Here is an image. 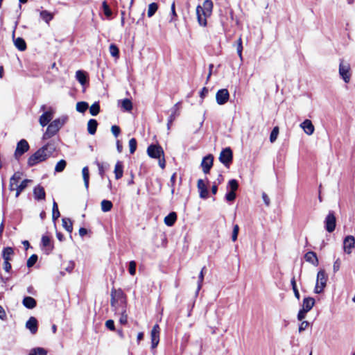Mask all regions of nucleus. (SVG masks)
<instances>
[{"label": "nucleus", "instance_id": "obj_1", "mask_svg": "<svg viewBox=\"0 0 355 355\" xmlns=\"http://www.w3.org/2000/svg\"><path fill=\"white\" fill-rule=\"evenodd\" d=\"M68 120L67 116H62L52 121L48 125L46 132L42 136L43 140H47L54 135L62 128Z\"/></svg>", "mask_w": 355, "mask_h": 355}, {"label": "nucleus", "instance_id": "obj_2", "mask_svg": "<svg viewBox=\"0 0 355 355\" xmlns=\"http://www.w3.org/2000/svg\"><path fill=\"white\" fill-rule=\"evenodd\" d=\"M238 189V181L236 179L230 180L227 185V191L225 193V199L230 202L234 201L236 198V191Z\"/></svg>", "mask_w": 355, "mask_h": 355}, {"label": "nucleus", "instance_id": "obj_3", "mask_svg": "<svg viewBox=\"0 0 355 355\" xmlns=\"http://www.w3.org/2000/svg\"><path fill=\"white\" fill-rule=\"evenodd\" d=\"M47 159L46 152L43 151V148H40L35 153L28 157L27 164L29 167H32L46 160Z\"/></svg>", "mask_w": 355, "mask_h": 355}, {"label": "nucleus", "instance_id": "obj_4", "mask_svg": "<svg viewBox=\"0 0 355 355\" xmlns=\"http://www.w3.org/2000/svg\"><path fill=\"white\" fill-rule=\"evenodd\" d=\"M327 276L323 269H320L317 274V279L314 293L317 294L321 293L327 285Z\"/></svg>", "mask_w": 355, "mask_h": 355}, {"label": "nucleus", "instance_id": "obj_5", "mask_svg": "<svg viewBox=\"0 0 355 355\" xmlns=\"http://www.w3.org/2000/svg\"><path fill=\"white\" fill-rule=\"evenodd\" d=\"M219 161L226 167L230 168L233 161V152L230 147L223 148L219 155Z\"/></svg>", "mask_w": 355, "mask_h": 355}, {"label": "nucleus", "instance_id": "obj_6", "mask_svg": "<svg viewBox=\"0 0 355 355\" xmlns=\"http://www.w3.org/2000/svg\"><path fill=\"white\" fill-rule=\"evenodd\" d=\"M30 149V146L28 141L21 139L17 144V147L14 153V157L17 160H19V158Z\"/></svg>", "mask_w": 355, "mask_h": 355}, {"label": "nucleus", "instance_id": "obj_7", "mask_svg": "<svg viewBox=\"0 0 355 355\" xmlns=\"http://www.w3.org/2000/svg\"><path fill=\"white\" fill-rule=\"evenodd\" d=\"M350 65L348 63H344L343 60H340L339 75L345 83L350 81L351 75L349 73Z\"/></svg>", "mask_w": 355, "mask_h": 355}, {"label": "nucleus", "instance_id": "obj_8", "mask_svg": "<svg viewBox=\"0 0 355 355\" xmlns=\"http://www.w3.org/2000/svg\"><path fill=\"white\" fill-rule=\"evenodd\" d=\"M336 226V216L334 211H330L324 220V228L328 232L331 233L335 230Z\"/></svg>", "mask_w": 355, "mask_h": 355}, {"label": "nucleus", "instance_id": "obj_9", "mask_svg": "<svg viewBox=\"0 0 355 355\" xmlns=\"http://www.w3.org/2000/svg\"><path fill=\"white\" fill-rule=\"evenodd\" d=\"M148 155L154 159H159L164 155V150L159 145L150 144L147 148Z\"/></svg>", "mask_w": 355, "mask_h": 355}, {"label": "nucleus", "instance_id": "obj_10", "mask_svg": "<svg viewBox=\"0 0 355 355\" xmlns=\"http://www.w3.org/2000/svg\"><path fill=\"white\" fill-rule=\"evenodd\" d=\"M213 162L214 155L212 154H208L202 158L201 167L204 173L207 174L210 172Z\"/></svg>", "mask_w": 355, "mask_h": 355}, {"label": "nucleus", "instance_id": "obj_11", "mask_svg": "<svg viewBox=\"0 0 355 355\" xmlns=\"http://www.w3.org/2000/svg\"><path fill=\"white\" fill-rule=\"evenodd\" d=\"M229 98L230 94L227 89H220L216 92V103L220 105L225 104L228 101Z\"/></svg>", "mask_w": 355, "mask_h": 355}, {"label": "nucleus", "instance_id": "obj_12", "mask_svg": "<svg viewBox=\"0 0 355 355\" xmlns=\"http://www.w3.org/2000/svg\"><path fill=\"white\" fill-rule=\"evenodd\" d=\"M355 238L352 235L347 236L343 241L344 252L348 254L352 253V248H354Z\"/></svg>", "mask_w": 355, "mask_h": 355}, {"label": "nucleus", "instance_id": "obj_13", "mask_svg": "<svg viewBox=\"0 0 355 355\" xmlns=\"http://www.w3.org/2000/svg\"><path fill=\"white\" fill-rule=\"evenodd\" d=\"M196 16L199 25L204 27L206 26L207 24V17L209 16L205 15V13L202 10V6L200 5L196 7Z\"/></svg>", "mask_w": 355, "mask_h": 355}, {"label": "nucleus", "instance_id": "obj_14", "mask_svg": "<svg viewBox=\"0 0 355 355\" xmlns=\"http://www.w3.org/2000/svg\"><path fill=\"white\" fill-rule=\"evenodd\" d=\"M198 189L199 191L200 198L202 199H207L209 197V191L205 185L203 180L199 179L197 184Z\"/></svg>", "mask_w": 355, "mask_h": 355}, {"label": "nucleus", "instance_id": "obj_15", "mask_svg": "<svg viewBox=\"0 0 355 355\" xmlns=\"http://www.w3.org/2000/svg\"><path fill=\"white\" fill-rule=\"evenodd\" d=\"M41 148H43V151L46 152L47 158H49L53 155V153L57 149L55 141L54 140H51L50 141L47 142L45 145L42 146Z\"/></svg>", "mask_w": 355, "mask_h": 355}, {"label": "nucleus", "instance_id": "obj_16", "mask_svg": "<svg viewBox=\"0 0 355 355\" xmlns=\"http://www.w3.org/2000/svg\"><path fill=\"white\" fill-rule=\"evenodd\" d=\"M41 244L42 247L46 248L45 253L46 254H49L54 248L53 244L51 243L50 237L46 235H43L42 236Z\"/></svg>", "mask_w": 355, "mask_h": 355}, {"label": "nucleus", "instance_id": "obj_17", "mask_svg": "<svg viewBox=\"0 0 355 355\" xmlns=\"http://www.w3.org/2000/svg\"><path fill=\"white\" fill-rule=\"evenodd\" d=\"M53 118V111L47 110L44 112V113L40 116L39 122L40 124L44 127L47 125Z\"/></svg>", "mask_w": 355, "mask_h": 355}, {"label": "nucleus", "instance_id": "obj_18", "mask_svg": "<svg viewBox=\"0 0 355 355\" xmlns=\"http://www.w3.org/2000/svg\"><path fill=\"white\" fill-rule=\"evenodd\" d=\"M33 196L36 200H44L46 193L44 189L41 185L38 184L33 189Z\"/></svg>", "mask_w": 355, "mask_h": 355}, {"label": "nucleus", "instance_id": "obj_19", "mask_svg": "<svg viewBox=\"0 0 355 355\" xmlns=\"http://www.w3.org/2000/svg\"><path fill=\"white\" fill-rule=\"evenodd\" d=\"M301 128L304 130L306 134L311 135L314 132V125L309 119H305L301 124Z\"/></svg>", "mask_w": 355, "mask_h": 355}, {"label": "nucleus", "instance_id": "obj_20", "mask_svg": "<svg viewBox=\"0 0 355 355\" xmlns=\"http://www.w3.org/2000/svg\"><path fill=\"white\" fill-rule=\"evenodd\" d=\"M12 37L14 44L18 50L24 51L26 49V43L22 37H19L17 38H15V31H13L12 33Z\"/></svg>", "mask_w": 355, "mask_h": 355}, {"label": "nucleus", "instance_id": "obj_21", "mask_svg": "<svg viewBox=\"0 0 355 355\" xmlns=\"http://www.w3.org/2000/svg\"><path fill=\"white\" fill-rule=\"evenodd\" d=\"M304 259L307 262L313 264L315 266H318L319 264V261L317 254L315 252L313 251H309L306 252L304 255Z\"/></svg>", "mask_w": 355, "mask_h": 355}, {"label": "nucleus", "instance_id": "obj_22", "mask_svg": "<svg viewBox=\"0 0 355 355\" xmlns=\"http://www.w3.org/2000/svg\"><path fill=\"white\" fill-rule=\"evenodd\" d=\"M26 327L31 334H35L37 331V320L35 317H31L26 323Z\"/></svg>", "mask_w": 355, "mask_h": 355}, {"label": "nucleus", "instance_id": "obj_23", "mask_svg": "<svg viewBox=\"0 0 355 355\" xmlns=\"http://www.w3.org/2000/svg\"><path fill=\"white\" fill-rule=\"evenodd\" d=\"M22 304L28 309H33L37 306V301L31 296H25L22 300Z\"/></svg>", "mask_w": 355, "mask_h": 355}, {"label": "nucleus", "instance_id": "obj_24", "mask_svg": "<svg viewBox=\"0 0 355 355\" xmlns=\"http://www.w3.org/2000/svg\"><path fill=\"white\" fill-rule=\"evenodd\" d=\"M118 103L121 105V109L125 112H131L133 108L132 103L130 98L119 100Z\"/></svg>", "mask_w": 355, "mask_h": 355}, {"label": "nucleus", "instance_id": "obj_25", "mask_svg": "<svg viewBox=\"0 0 355 355\" xmlns=\"http://www.w3.org/2000/svg\"><path fill=\"white\" fill-rule=\"evenodd\" d=\"M315 304V300L311 297H306L303 300L302 307V309L306 310V311H309L313 307Z\"/></svg>", "mask_w": 355, "mask_h": 355}, {"label": "nucleus", "instance_id": "obj_26", "mask_svg": "<svg viewBox=\"0 0 355 355\" xmlns=\"http://www.w3.org/2000/svg\"><path fill=\"white\" fill-rule=\"evenodd\" d=\"M76 78L81 85H85L88 81L87 73L85 71L78 70L76 73Z\"/></svg>", "mask_w": 355, "mask_h": 355}, {"label": "nucleus", "instance_id": "obj_27", "mask_svg": "<svg viewBox=\"0 0 355 355\" xmlns=\"http://www.w3.org/2000/svg\"><path fill=\"white\" fill-rule=\"evenodd\" d=\"M110 296L116 297L121 302H124L125 301V295L121 288L116 290L114 288H112L111 290Z\"/></svg>", "mask_w": 355, "mask_h": 355}, {"label": "nucleus", "instance_id": "obj_28", "mask_svg": "<svg viewBox=\"0 0 355 355\" xmlns=\"http://www.w3.org/2000/svg\"><path fill=\"white\" fill-rule=\"evenodd\" d=\"M177 220V214L174 211L170 212L165 218H164V223L168 226H173Z\"/></svg>", "mask_w": 355, "mask_h": 355}, {"label": "nucleus", "instance_id": "obj_29", "mask_svg": "<svg viewBox=\"0 0 355 355\" xmlns=\"http://www.w3.org/2000/svg\"><path fill=\"white\" fill-rule=\"evenodd\" d=\"M213 9V2L211 0H205L203 2V6H202V10L205 13V15L210 16L212 12Z\"/></svg>", "mask_w": 355, "mask_h": 355}, {"label": "nucleus", "instance_id": "obj_30", "mask_svg": "<svg viewBox=\"0 0 355 355\" xmlns=\"http://www.w3.org/2000/svg\"><path fill=\"white\" fill-rule=\"evenodd\" d=\"M32 180L29 179H25L16 187L15 197L18 198L20 193L28 187V184Z\"/></svg>", "mask_w": 355, "mask_h": 355}, {"label": "nucleus", "instance_id": "obj_31", "mask_svg": "<svg viewBox=\"0 0 355 355\" xmlns=\"http://www.w3.org/2000/svg\"><path fill=\"white\" fill-rule=\"evenodd\" d=\"M98 122L94 119H91L87 123V131L90 135H94L96 132Z\"/></svg>", "mask_w": 355, "mask_h": 355}, {"label": "nucleus", "instance_id": "obj_32", "mask_svg": "<svg viewBox=\"0 0 355 355\" xmlns=\"http://www.w3.org/2000/svg\"><path fill=\"white\" fill-rule=\"evenodd\" d=\"M40 16L42 20L49 24L53 19L54 15L46 10H43L40 11Z\"/></svg>", "mask_w": 355, "mask_h": 355}, {"label": "nucleus", "instance_id": "obj_33", "mask_svg": "<svg viewBox=\"0 0 355 355\" xmlns=\"http://www.w3.org/2000/svg\"><path fill=\"white\" fill-rule=\"evenodd\" d=\"M114 173L115 174V178L116 180H119L123 177V166L121 162L119 161L116 162Z\"/></svg>", "mask_w": 355, "mask_h": 355}, {"label": "nucleus", "instance_id": "obj_34", "mask_svg": "<svg viewBox=\"0 0 355 355\" xmlns=\"http://www.w3.org/2000/svg\"><path fill=\"white\" fill-rule=\"evenodd\" d=\"M180 103L178 102L174 105V106L171 109V114L168 116V123H172L173 121L175 119L177 116V112L180 108Z\"/></svg>", "mask_w": 355, "mask_h": 355}, {"label": "nucleus", "instance_id": "obj_35", "mask_svg": "<svg viewBox=\"0 0 355 355\" xmlns=\"http://www.w3.org/2000/svg\"><path fill=\"white\" fill-rule=\"evenodd\" d=\"M62 227L67 231L69 233H71L73 231V224L72 221L69 218H63L62 219Z\"/></svg>", "mask_w": 355, "mask_h": 355}, {"label": "nucleus", "instance_id": "obj_36", "mask_svg": "<svg viewBox=\"0 0 355 355\" xmlns=\"http://www.w3.org/2000/svg\"><path fill=\"white\" fill-rule=\"evenodd\" d=\"M83 178L84 180V184L87 189L89 188V172L87 166L83 167L82 170Z\"/></svg>", "mask_w": 355, "mask_h": 355}, {"label": "nucleus", "instance_id": "obj_37", "mask_svg": "<svg viewBox=\"0 0 355 355\" xmlns=\"http://www.w3.org/2000/svg\"><path fill=\"white\" fill-rule=\"evenodd\" d=\"M28 355H47V350L40 347H34L31 349Z\"/></svg>", "mask_w": 355, "mask_h": 355}, {"label": "nucleus", "instance_id": "obj_38", "mask_svg": "<svg viewBox=\"0 0 355 355\" xmlns=\"http://www.w3.org/2000/svg\"><path fill=\"white\" fill-rule=\"evenodd\" d=\"M101 210L103 212L110 211L113 207L112 202L108 200H103L101 201Z\"/></svg>", "mask_w": 355, "mask_h": 355}, {"label": "nucleus", "instance_id": "obj_39", "mask_svg": "<svg viewBox=\"0 0 355 355\" xmlns=\"http://www.w3.org/2000/svg\"><path fill=\"white\" fill-rule=\"evenodd\" d=\"M14 253L13 249L11 247L4 248L2 251V257L3 260L10 261V255Z\"/></svg>", "mask_w": 355, "mask_h": 355}, {"label": "nucleus", "instance_id": "obj_40", "mask_svg": "<svg viewBox=\"0 0 355 355\" xmlns=\"http://www.w3.org/2000/svg\"><path fill=\"white\" fill-rule=\"evenodd\" d=\"M102 10L104 15L107 18H110L112 17V11L106 1H103L102 3Z\"/></svg>", "mask_w": 355, "mask_h": 355}, {"label": "nucleus", "instance_id": "obj_41", "mask_svg": "<svg viewBox=\"0 0 355 355\" xmlns=\"http://www.w3.org/2000/svg\"><path fill=\"white\" fill-rule=\"evenodd\" d=\"M100 104L98 101L94 102L89 108V112L92 116H96L100 112Z\"/></svg>", "mask_w": 355, "mask_h": 355}, {"label": "nucleus", "instance_id": "obj_42", "mask_svg": "<svg viewBox=\"0 0 355 355\" xmlns=\"http://www.w3.org/2000/svg\"><path fill=\"white\" fill-rule=\"evenodd\" d=\"M158 9V4L155 2H153L148 5V17H152Z\"/></svg>", "mask_w": 355, "mask_h": 355}, {"label": "nucleus", "instance_id": "obj_43", "mask_svg": "<svg viewBox=\"0 0 355 355\" xmlns=\"http://www.w3.org/2000/svg\"><path fill=\"white\" fill-rule=\"evenodd\" d=\"M60 216V213L58 209L57 202L53 200L52 209V219L53 221L56 220Z\"/></svg>", "mask_w": 355, "mask_h": 355}, {"label": "nucleus", "instance_id": "obj_44", "mask_svg": "<svg viewBox=\"0 0 355 355\" xmlns=\"http://www.w3.org/2000/svg\"><path fill=\"white\" fill-rule=\"evenodd\" d=\"M159 324H156L153 326L152 330H151V332H150V337H151V340L152 339H155V340H157V339H159Z\"/></svg>", "mask_w": 355, "mask_h": 355}, {"label": "nucleus", "instance_id": "obj_45", "mask_svg": "<svg viewBox=\"0 0 355 355\" xmlns=\"http://www.w3.org/2000/svg\"><path fill=\"white\" fill-rule=\"evenodd\" d=\"M89 107V105L85 101H80L76 104V110L78 112L84 113Z\"/></svg>", "mask_w": 355, "mask_h": 355}, {"label": "nucleus", "instance_id": "obj_46", "mask_svg": "<svg viewBox=\"0 0 355 355\" xmlns=\"http://www.w3.org/2000/svg\"><path fill=\"white\" fill-rule=\"evenodd\" d=\"M67 166V162L64 159H60L55 165V171L57 173L62 172Z\"/></svg>", "mask_w": 355, "mask_h": 355}, {"label": "nucleus", "instance_id": "obj_47", "mask_svg": "<svg viewBox=\"0 0 355 355\" xmlns=\"http://www.w3.org/2000/svg\"><path fill=\"white\" fill-rule=\"evenodd\" d=\"M110 53L114 58L119 57V49L115 44H111L109 47Z\"/></svg>", "mask_w": 355, "mask_h": 355}, {"label": "nucleus", "instance_id": "obj_48", "mask_svg": "<svg viewBox=\"0 0 355 355\" xmlns=\"http://www.w3.org/2000/svg\"><path fill=\"white\" fill-rule=\"evenodd\" d=\"M291 284L292 286V289L293 291L295 297L299 300L300 299V295L299 293V291L297 288L296 281L295 277H293V278L291 280Z\"/></svg>", "mask_w": 355, "mask_h": 355}, {"label": "nucleus", "instance_id": "obj_49", "mask_svg": "<svg viewBox=\"0 0 355 355\" xmlns=\"http://www.w3.org/2000/svg\"><path fill=\"white\" fill-rule=\"evenodd\" d=\"M279 135V128L275 126L272 128L270 135V141L273 143L276 141L277 136Z\"/></svg>", "mask_w": 355, "mask_h": 355}, {"label": "nucleus", "instance_id": "obj_50", "mask_svg": "<svg viewBox=\"0 0 355 355\" xmlns=\"http://www.w3.org/2000/svg\"><path fill=\"white\" fill-rule=\"evenodd\" d=\"M37 259H38V257L37 254H32L27 260V263H26L27 267L28 268L33 267L37 261Z\"/></svg>", "mask_w": 355, "mask_h": 355}, {"label": "nucleus", "instance_id": "obj_51", "mask_svg": "<svg viewBox=\"0 0 355 355\" xmlns=\"http://www.w3.org/2000/svg\"><path fill=\"white\" fill-rule=\"evenodd\" d=\"M205 269V267H203L199 274L196 295H198L199 291L200 290V288L202 287V284L204 280V270Z\"/></svg>", "mask_w": 355, "mask_h": 355}, {"label": "nucleus", "instance_id": "obj_52", "mask_svg": "<svg viewBox=\"0 0 355 355\" xmlns=\"http://www.w3.org/2000/svg\"><path fill=\"white\" fill-rule=\"evenodd\" d=\"M137 141L135 138H132L129 141V148L130 154L135 153L137 150Z\"/></svg>", "mask_w": 355, "mask_h": 355}, {"label": "nucleus", "instance_id": "obj_53", "mask_svg": "<svg viewBox=\"0 0 355 355\" xmlns=\"http://www.w3.org/2000/svg\"><path fill=\"white\" fill-rule=\"evenodd\" d=\"M21 175L22 173L19 171L15 172L10 178V181L11 182V183H14L15 184V185H17L19 181L21 180Z\"/></svg>", "mask_w": 355, "mask_h": 355}, {"label": "nucleus", "instance_id": "obj_54", "mask_svg": "<svg viewBox=\"0 0 355 355\" xmlns=\"http://www.w3.org/2000/svg\"><path fill=\"white\" fill-rule=\"evenodd\" d=\"M137 263L135 261H130L128 265V271L131 275H135L136 273Z\"/></svg>", "mask_w": 355, "mask_h": 355}, {"label": "nucleus", "instance_id": "obj_55", "mask_svg": "<svg viewBox=\"0 0 355 355\" xmlns=\"http://www.w3.org/2000/svg\"><path fill=\"white\" fill-rule=\"evenodd\" d=\"M111 131H112V133L113 134V135L115 137H117L119 135V134L121 133V128L119 126H118L116 125H113L111 127Z\"/></svg>", "mask_w": 355, "mask_h": 355}, {"label": "nucleus", "instance_id": "obj_56", "mask_svg": "<svg viewBox=\"0 0 355 355\" xmlns=\"http://www.w3.org/2000/svg\"><path fill=\"white\" fill-rule=\"evenodd\" d=\"M128 322V315L126 314V311L123 310L121 314V317L119 318V322L121 324H125Z\"/></svg>", "mask_w": 355, "mask_h": 355}, {"label": "nucleus", "instance_id": "obj_57", "mask_svg": "<svg viewBox=\"0 0 355 355\" xmlns=\"http://www.w3.org/2000/svg\"><path fill=\"white\" fill-rule=\"evenodd\" d=\"M176 180V173H174L170 179V184H168L170 187H171V194L174 193L175 189L174 186Z\"/></svg>", "mask_w": 355, "mask_h": 355}, {"label": "nucleus", "instance_id": "obj_58", "mask_svg": "<svg viewBox=\"0 0 355 355\" xmlns=\"http://www.w3.org/2000/svg\"><path fill=\"white\" fill-rule=\"evenodd\" d=\"M239 227L238 225H235L233 227L232 234V239L233 241H236L238 237Z\"/></svg>", "mask_w": 355, "mask_h": 355}, {"label": "nucleus", "instance_id": "obj_59", "mask_svg": "<svg viewBox=\"0 0 355 355\" xmlns=\"http://www.w3.org/2000/svg\"><path fill=\"white\" fill-rule=\"evenodd\" d=\"M105 327L111 330V331H114L115 330V325H114V322L113 320H107L106 322H105Z\"/></svg>", "mask_w": 355, "mask_h": 355}, {"label": "nucleus", "instance_id": "obj_60", "mask_svg": "<svg viewBox=\"0 0 355 355\" xmlns=\"http://www.w3.org/2000/svg\"><path fill=\"white\" fill-rule=\"evenodd\" d=\"M307 313H308V311H306V310L300 309L297 313V320L300 321H302L303 319L305 318Z\"/></svg>", "mask_w": 355, "mask_h": 355}, {"label": "nucleus", "instance_id": "obj_61", "mask_svg": "<svg viewBox=\"0 0 355 355\" xmlns=\"http://www.w3.org/2000/svg\"><path fill=\"white\" fill-rule=\"evenodd\" d=\"M309 325V322L308 321H302V322L300 323V324L299 325V332L301 333L302 331H304L306 328Z\"/></svg>", "mask_w": 355, "mask_h": 355}, {"label": "nucleus", "instance_id": "obj_62", "mask_svg": "<svg viewBox=\"0 0 355 355\" xmlns=\"http://www.w3.org/2000/svg\"><path fill=\"white\" fill-rule=\"evenodd\" d=\"M3 269L6 272H9L12 269V266L10 261L4 260L3 261Z\"/></svg>", "mask_w": 355, "mask_h": 355}, {"label": "nucleus", "instance_id": "obj_63", "mask_svg": "<svg viewBox=\"0 0 355 355\" xmlns=\"http://www.w3.org/2000/svg\"><path fill=\"white\" fill-rule=\"evenodd\" d=\"M340 259H337L334 263V266H333L334 272H336L337 271H338L340 269Z\"/></svg>", "mask_w": 355, "mask_h": 355}, {"label": "nucleus", "instance_id": "obj_64", "mask_svg": "<svg viewBox=\"0 0 355 355\" xmlns=\"http://www.w3.org/2000/svg\"><path fill=\"white\" fill-rule=\"evenodd\" d=\"M208 92H209V90L206 87H202V89L200 92V96L202 99V101H203L205 97L207 95Z\"/></svg>", "mask_w": 355, "mask_h": 355}]
</instances>
